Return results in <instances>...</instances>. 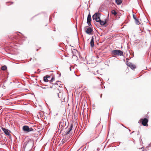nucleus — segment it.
Instances as JSON below:
<instances>
[{
  "label": "nucleus",
  "instance_id": "obj_1",
  "mask_svg": "<svg viewBox=\"0 0 151 151\" xmlns=\"http://www.w3.org/2000/svg\"><path fill=\"white\" fill-rule=\"evenodd\" d=\"M100 14L99 13H95L92 16L93 19L95 20L96 22H99L101 25H104L108 21L107 19H105V20H101L100 19Z\"/></svg>",
  "mask_w": 151,
  "mask_h": 151
},
{
  "label": "nucleus",
  "instance_id": "obj_2",
  "mask_svg": "<svg viewBox=\"0 0 151 151\" xmlns=\"http://www.w3.org/2000/svg\"><path fill=\"white\" fill-rule=\"evenodd\" d=\"M33 146V143L32 141H27L24 143L23 151H30Z\"/></svg>",
  "mask_w": 151,
  "mask_h": 151
},
{
  "label": "nucleus",
  "instance_id": "obj_3",
  "mask_svg": "<svg viewBox=\"0 0 151 151\" xmlns=\"http://www.w3.org/2000/svg\"><path fill=\"white\" fill-rule=\"evenodd\" d=\"M139 121L144 126L147 127L148 124V120L146 118L141 119Z\"/></svg>",
  "mask_w": 151,
  "mask_h": 151
},
{
  "label": "nucleus",
  "instance_id": "obj_4",
  "mask_svg": "<svg viewBox=\"0 0 151 151\" xmlns=\"http://www.w3.org/2000/svg\"><path fill=\"white\" fill-rule=\"evenodd\" d=\"M112 54L114 55L121 56L122 55L123 52L119 50H114L111 52Z\"/></svg>",
  "mask_w": 151,
  "mask_h": 151
},
{
  "label": "nucleus",
  "instance_id": "obj_5",
  "mask_svg": "<svg viewBox=\"0 0 151 151\" xmlns=\"http://www.w3.org/2000/svg\"><path fill=\"white\" fill-rule=\"evenodd\" d=\"M23 130L26 132H28L34 131V129L32 127H29L27 126H24L23 127Z\"/></svg>",
  "mask_w": 151,
  "mask_h": 151
},
{
  "label": "nucleus",
  "instance_id": "obj_6",
  "mask_svg": "<svg viewBox=\"0 0 151 151\" xmlns=\"http://www.w3.org/2000/svg\"><path fill=\"white\" fill-rule=\"evenodd\" d=\"M127 65L132 69H134L136 68V66L131 63L128 62L127 61Z\"/></svg>",
  "mask_w": 151,
  "mask_h": 151
},
{
  "label": "nucleus",
  "instance_id": "obj_7",
  "mask_svg": "<svg viewBox=\"0 0 151 151\" xmlns=\"http://www.w3.org/2000/svg\"><path fill=\"white\" fill-rule=\"evenodd\" d=\"M1 129L6 135L8 136H10L11 135L10 131L8 129L3 127H2Z\"/></svg>",
  "mask_w": 151,
  "mask_h": 151
},
{
  "label": "nucleus",
  "instance_id": "obj_8",
  "mask_svg": "<svg viewBox=\"0 0 151 151\" xmlns=\"http://www.w3.org/2000/svg\"><path fill=\"white\" fill-rule=\"evenodd\" d=\"M92 31L93 29L91 27H88V28L86 29V30L85 32L87 34L92 35V34L91 33L92 32Z\"/></svg>",
  "mask_w": 151,
  "mask_h": 151
},
{
  "label": "nucleus",
  "instance_id": "obj_9",
  "mask_svg": "<svg viewBox=\"0 0 151 151\" xmlns=\"http://www.w3.org/2000/svg\"><path fill=\"white\" fill-rule=\"evenodd\" d=\"M66 125V123L65 122H64L62 120L60 122V125L59 128H60L63 129L64 128L65 126Z\"/></svg>",
  "mask_w": 151,
  "mask_h": 151
},
{
  "label": "nucleus",
  "instance_id": "obj_10",
  "mask_svg": "<svg viewBox=\"0 0 151 151\" xmlns=\"http://www.w3.org/2000/svg\"><path fill=\"white\" fill-rule=\"evenodd\" d=\"M73 124H72L70 125V128L68 129L69 130L66 132H65V134L67 136H68V135H70V131L72 129L73 127Z\"/></svg>",
  "mask_w": 151,
  "mask_h": 151
},
{
  "label": "nucleus",
  "instance_id": "obj_11",
  "mask_svg": "<svg viewBox=\"0 0 151 151\" xmlns=\"http://www.w3.org/2000/svg\"><path fill=\"white\" fill-rule=\"evenodd\" d=\"M91 15L89 13L88 15L87 19V22L88 25L90 26L91 25Z\"/></svg>",
  "mask_w": 151,
  "mask_h": 151
},
{
  "label": "nucleus",
  "instance_id": "obj_12",
  "mask_svg": "<svg viewBox=\"0 0 151 151\" xmlns=\"http://www.w3.org/2000/svg\"><path fill=\"white\" fill-rule=\"evenodd\" d=\"M51 77L48 75H47L45 76L44 77L43 80L45 82H47L48 81H50Z\"/></svg>",
  "mask_w": 151,
  "mask_h": 151
},
{
  "label": "nucleus",
  "instance_id": "obj_13",
  "mask_svg": "<svg viewBox=\"0 0 151 151\" xmlns=\"http://www.w3.org/2000/svg\"><path fill=\"white\" fill-rule=\"evenodd\" d=\"M94 38L92 36L91 37V39L90 42V45L91 47H93L94 46Z\"/></svg>",
  "mask_w": 151,
  "mask_h": 151
},
{
  "label": "nucleus",
  "instance_id": "obj_14",
  "mask_svg": "<svg viewBox=\"0 0 151 151\" xmlns=\"http://www.w3.org/2000/svg\"><path fill=\"white\" fill-rule=\"evenodd\" d=\"M116 2L117 5L120 4L122 2V0H116Z\"/></svg>",
  "mask_w": 151,
  "mask_h": 151
},
{
  "label": "nucleus",
  "instance_id": "obj_15",
  "mask_svg": "<svg viewBox=\"0 0 151 151\" xmlns=\"http://www.w3.org/2000/svg\"><path fill=\"white\" fill-rule=\"evenodd\" d=\"M111 14L114 15V16L116 15L117 14V12L114 10H112L111 12Z\"/></svg>",
  "mask_w": 151,
  "mask_h": 151
},
{
  "label": "nucleus",
  "instance_id": "obj_16",
  "mask_svg": "<svg viewBox=\"0 0 151 151\" xmlns=\"http://www.w3.org/2000/svg\"><path fill=\"white\" fill-rule=\"evenodd\" d=\"M135 23L137 25H139L140 24V22L139 21L138 19H137L135 20Z\"/></svg>",
  "mask_w": 151,
  "mask_h": 151
},
{
  "label": "nucleus",
  "instance_id": "obj_17",
  "mask_svg": "<svg viewBox=\"0 0 151 151\" xmlns=\"http://www.w3.org/2000/svg\"><path fill=\"white\" fill-rule=\"evenodd\" d=\"M7 68V67L6 66H4L1 67V69L3 70H5Z\"/></svg>",
  "mask_w": 151,
  "mask_h": 151
},
{
  "label": "nucleus",
  "instance_id": "obj_18",
  "mask_svg": "<svg viewBox=\"0 0 151 151\" xmlns=\"http://www.w3.org/2000/svg\"><path fill=\"white\" fill-rule=\"evenodd\" d=\"M50 82H52L54 80L55 78H54L52 77L51 78H50Z\"/></svg>",
  "mask_w": 151,
  "mask_h": 151
},
{
  "label": "nucleus",
  "instance_id": "obj_19",
  "mask_svg": "<svg viewBox=\"0 0 151 151\" xmlns=\"http://www.w3.org/2000/svg\"><path fill=\"white\" fill-rule=\"evenodd\" d=\"M133 17L134 20L136 19L137 18H136V17H135L134 15H133Z\"/></svg>",
  "mask_w": 151,
  "mask_h": 151
},
{
  "label": "nucleus",
  "instance_id": "obj_20",
  "mask_svg": "<svg viewBox=\"0 0 151 151\" xmlns=\"http://www.w3.org/2000/svg\"><path fill=\"white\" fill-rule=\"evenodd\" d=\"M55 86V85H52L51 86V88H54V87Z\"/></svg>",
  "mask_w": 151,
  "mask_h": 151
},
{
  "label": "nucleus",
  "instance_id": "obj_21",
  "mask_svg": "<svg viewBox=\"0 0 151 151\" xmlns=\"http://www.w3.org/2000/svg\"><path fill=\"white\" fill-rule=\"evenodd\" d=\"M65 142V140H64V141H63V142Z\"/></svg>",
  "mask_w": 151,
  "mask_h": 151
},
{
  "label": "nucleus",
  "instance_id": "obj_22",
  "mask_svg": "<svg viewBox=\"0 0 151 151\" xmlns=\"http://www.w3.org/2000/svg\"><path fill=\"white\" fill-rule=\"evenodd\" d=\"M55 85H58V84H57L56 83L55 84Z\"/></svg>",
  "mask_w": 151,
  "mask_h": 151
}]
</instances>
